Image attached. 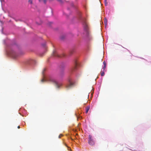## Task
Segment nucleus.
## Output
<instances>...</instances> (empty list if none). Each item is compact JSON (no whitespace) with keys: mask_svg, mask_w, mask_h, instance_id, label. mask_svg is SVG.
Returning a JSON list of instances; mask_svg holds the SVG:
<instances>
[{"mask_svg":"<svg viewBox=\"0 0 151 151\" xmlns=\"http://www.w3.org/2000/svg\"><path fill=\"white\" fill-rule=\"evenodd\" d=\"M103 63L104 65H106V63L105 61H104Z\"/></svg>","mask_w":151,"mask_h":151,"instance_id":"nucleus-20","label":"nucleus"},{"mask_svg":"<svg viewBox=\"0 0 151 151\" xmlns=\"http://www.w3.org/2000/svg\"><path fill=\"white\" fill-rule=\"evenodd\" d=\"M52 55L53 56L55 57H64L65 56V55L64 54L60 56L59 55L57 52L55 51L54 50L53 52V53L52 54Z\"/></svg>","mask_w":151,"mask_h":151,"instance_id":"nucleus-7","label":"nucleus"},{"mask_svg":"<svg viewBox=\"0 0 151 151\" xmlns=\"http://www.w3.org/2000/svg\"><path fill=\"white\" fill-rule=\"evenodd\" d=\"M65 37V35H62L60 36V39L61 40L63 41L64 40Z\"/></svg>","mask_w":151,"mask_h":151,"instance_id":"nucleus-10","label":"nucleus"},{"mask_svg":"<svg viewBox=\"0 0 151 151\" xmlns=\"http://www.w3.org/2000/svg\"><path fill=\"white\" fill-rule=\"evenodd\" d=\"M33 0H28V2L29 4H33Z\"/></svg>","mask_w":151,"mask_h":151,"instance_id":"nucleus-12","label":"nucleus"},{"mask_svg":"<svg viewBox=\"0 0 151 151\" xmlns=\"http://www.w3.org/2000/svg\"><path fill=\"white\" fill-rule=\"evenodd\" d=\"M17 128L18 129H19L20 128V126H18V127H17Z\"/></svg>","mask_w":151,"mask_h":151,"instance_id":"nucleus-22","label":"nucleus"},{"mask_svg":"<svg viewBox=\"0 0 151 151\" xmlns=\"http://www.w3.org/2000/svg\"><path fill=\"white\" fill-rule=\"evenodd\" d=\"M82 22L83 25L84 29L87 33H88V27L86 21V19L84 18L82 19Z\"/></svg>","mask_w":151,"mask_h":151,"instance_id":"nucleus-4","label":"nucleus"},{"mask_svg":"<svg viewBox=\"0 0 151 151\" xmlns=\"http://www.w3.org/2000/svg\"><path fill=\"white\" fill-rule=\"evenodd\" d=\"M45 81L50 82L51 83L54 84L57 88H59L60 87V85H58V82L56 81L55 79L53 76H49L47 78L46 80H45L44 79H42L41 80L42 82H43Z\"/></svg>","mask_w":151,"mask_h":151,"instance_id":"nucleus-1","label":"nucleus"},{"mask_svg":"<svg viewBox=\"0 0 151 151\" xmlns=\"http://www.w3.org/2000/svg\"><path fill=\"white\" fill-rule=\"evenodd\" d=\"M74 86V83L71 80L69 79L68 80V84L67 85V88L69 89Z\"/></svg>","mask_w":151,"mask_h":151,"instance_id":"nucleus-3","label":"nucleus"},{"mask_svg":"<svg viewBox=\"0 0 151 151\" xmlns=\"http://www.w3.org/2000/svg\"><path fill=\"white\" fill-rule=\"evenodd\" d=\"M36 61L35 60L33 59H30L28 60L27 63L30 64H33L36 63Z\"/></svg>","mask_w":151,"mask_h":151,"instance_id":"nucleus-8","label":"nucleus"},{"mask_svg":"<svg viewBox=\"0 0 151 151\" xmlns=\"http://www.w3.org/2000/svg\"><path fill=\"white\" fill-rule=\"evenodd\" d=\"M67 149L68 150H69V151H70V150L71 151V148L70 147H68L67 146Z\"/></svg>","mask_w":151,"mask_h":151,"instance_id":"nucleus-14","label":"nucleus"},{"mask_svg":"<svg viewBox=\"0 0 151 151\" xmlns=\"http://www.w3.org/2000/svg\"><path fill=\"white\" fill-rule=\"evenodd\" d=\"M107 20L106 19H105V21H104V22H105V24L106 25L107 24Z\"/></svg>","mask_w":151,"mask_h":151,"instance_id":"nucleus-15","label":"nucleus"},{"mask_svg":"<svg viewBox=\"0 0 151 151\" xmlns=\"http://www.w3.org/2000/svg\"><path fill=\"white\" fill-rule=\"evenodd\" d=\"M46 1L47 0H43V1L45 4L46 3Z\"/></svg>","mask_w":151,"mask_h":151,"instance_id":"nucleus-21","label":"nucleus"},{"mask_svg":"<svg viewBox=\"0 0 151 151\" xmlns=\"http://www.w3.org/2000/svg\"><path fill=\"white\" fill-rule=\"evenodd\" d=\"M42 46L43 47H46V44L45 43H44L43 44H42Z\"/></svg>","mask_w":151,"mask_h":151,"instance_id":"nucleus-18","label":"nucleus"},{"mask_svg":"<svg viewBox=\"0 0 151 151\" xmlns=\"http://www.w3.org/2000/svg\"><path fill=\"white\" fill-rule=\"evenodd\" d=\"M74 66L71 68L70 71L72 73H74L76 72L78 68V63L76 59L74 60Z\"/></svg>","mask_w":151,"mask_h":151,"instance_id":"nucleus-2","label":"nucleus"},{"mask_svg":"<svg viewBox=\"0 0 151 151\" xmlns=\"http://www.w3.org/2000/svg\"><path fill=\"white\" fill-rule=\"evenodd\" d=\"M106 65H104V67L103 68L104 70L106 68Z\"/></svg>","mask_w":151,"mask_h":151,"instance_id":"nucleus-17","label":"nucleus"},{"mask_svg":"<svg viewBox=\"0 0 151 151\" xmlns=\"http://www.w3.org/2000/svg\"><path fill=\"white\" fill-rule=\"evenodd\" d=\"M105 4L106 6L107 5L108 3L106 1V0H105Z\"/></svg>","mask_w":151,"mask_h":151,"instance_id":"nucleus-16","label":"nucleus"},{"mask_svg":"<svg viewBox=\"0 0 151 151\" xmlns=\"http://www.w3.org/2000/svg\"><path fill=\"white\" fill-rule=\"evenodd\" d=\"M104 74L105 73L103 71L101 72V76H104Z\"/></svg>","mask_w":151,"mask_h":151,"instance_id":"nucleus-13","label":"nucleus"},{"mask_svg":"<svg viewBox=\"0 0 151 151\" xmlns=\"http://www.w3.org/2000/svg\"><path fill=\"white\" fill-rule=\"evenodd\" d=\"M65 65H64V66L63 65H62L61 66V67H60V74L61 75H63V69L64 68V67H65Z\"/></svg>","mask_w":151,"mask_h":151,"instance_id":"nucleus-9","label":"nucleus"},{"mask_svg":"<svg viewBox=\"0 0 151 151\" xmlns=\"http://www.w3.org/2000/svg\"><path fill=\"white\" fill-rule=\"evenodd\" d=\"M88 143L91 145H94L95 142L93 139L92 136L91 135L88 136Z\"/></svg>","mask_w":151,"mask_h":151,"instance_id":"nucleus-6","label":"nucleus"},{"mask_svg":"<svg viewBox=\"0 0 151 151\" xmlns=\"http://www.w3.org/2000/svg\"><path fill=\"white\" fill-rule=\"evenodd\" d=\"M9 55L14 58H16L18 55L14 50H12L9 52Z\"/></svg>","mask_w":151,"mask_h":151,"instance_id":"nucleus-5","label":"nucleus"},{"mask_svg":"<svg viewBox=\"0 0 151 151\" xmlns=\"http://www.w3.org/2000/svg\"><path fill=\"white\" fill-rule=\"evenodd\" d=\"M89 109H90V107L89 106H87V107H86V113H87L88 112Z\"/></svg>","mask_w":151,"mask_h":151,"instance_id":"nucleus-11","label":"nucleus"},{"mask_svg":"<svg viewBox=\"0 0 151 151\" xmlns=\"http://www.w3.org/2000/svg\"><path fill=\"white\" fill-rule=\"evenodd\" d=\"M73 52H70V53H71V54H72L73 53Z\"/></svg>","mask_w":151,"mask_h":151,"instance_id":"nucleus-23","label":"nucleus"},{"mask_svg":"<svg viewBox=\"0 0 151 151\" xmlns=\"http://www.w3.org/2000/svg\"><path fill=\"white\" fill-rule=\"evenodd\" d=\"M63 135L62 134H60L58 136L59 138H60Z\"/></svg>","mask_w":151,"mask_h":151,"instance_id":"nucleus-19","label":"nucleus"}]
</instances>
